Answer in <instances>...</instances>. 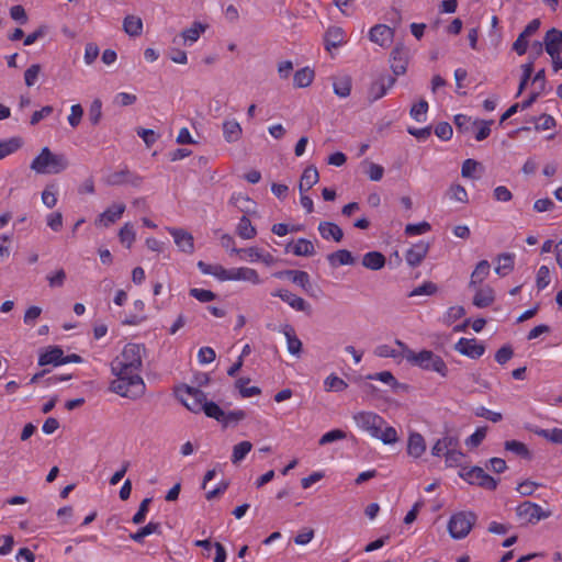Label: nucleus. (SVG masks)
<instances>
[{"label":"nucleus","instance_id":"ea45409f","mask_svg":"<svg viewBox=\"0 0 562 562\" xmlns=\"http://www.w3.org/2000/svg\"><path fill=\"white\" fill-rule=\"evenodd\" d=\"M23 145L21 137H12L10 139L0 140V160L15 153Z\"/></svg>","mask_w":562,"mask_h":562},{"label":"nucleus","instance_id":"5fc2aeb1","mask_svg":"<svg viewBox=\"0 0 562 562\" xmlns=\"http://www.w3.org/2000/svg\"><path fill=\"white\" fill-rule=\"evenodd\" d=\"M102 117V102L99 99H95L92 101L89 113H88V120L92 125H98L100 123V120Z\"/></svg>","mask_w":562,"mask_h":562},{"label":"nucleus","instance_id":"72a5a7b5","mask_svg":"<svg viewBox=\"0 0 562 562\" xmlns=\"http://www.w3.org/2000/svg\"><path fill=\"white\" fill-rule=\"evenodd\" d=\"M362 265L370 270H380L385 266V257L380 251H369L362 257Z\"/></svg>","mask_w":562,"mask_h":562},{"label":"nucleus","instance_id":"a211bd4d","mask_svg":"<svg viewBox=\"0 0 562 562\" xmlns=\"http://www.w3.org/2000/svg\"><path fill=\"white\" fill-rule=\"evenodd\" d=\"M543 44L550 57L562 55V32L554 27L550 29L546 33Z\"/></svg>","mask_w":562,"mask_h":562},{"label":"nucleus","instance_id":"8fccbe9b","mask_svg":"<svg viewBox=\"0 0 562 562\" xmlns=\"http://www.w3.org/2000/svg\"><path fill=\"white\" fill-rule=\"evenodd\" d=\"M351 91V78L348 76L341 77L334 82V92L340 98H346Z\"/></svg>","mask_w":562,"mask_h":562},{"label":"nucleus","instance_id":"7ed1b4c3","mask_svg":"<svg viewBox=\"0 0 562 562\" xmlns=\"http://www.w3.org/2000/svg\"><path fill=\"white\" fill-rule=\"evenodd\" d=\"M395 344L402 348L403 357L411 364L418 367L426 371H431L438 373L442 378L448 376V367L443 359L432 352L431 350L424 349L419 352H416L409 349L402 340L396 339Z\"/></svg>","mask_w":562,"mask_h":562},{"label":"nucleus","instance_id":"473e14b6","mask_svg":"<svg viewBox=\"0 0 562 562\" xmlns=\"http://www.w3.org/2000/svg\"><path fill=\"white\" fill-rule=\"evenodd\" d=\"M327 260L331 267L353 265L355 258L347 249H339L327 256Z\"/></svg>","mask_w":562,"mask_h":562},{"label":"nucleus","instance_id":"6e6d98bb","mask_svg":"<svg viewBox=\"0 0 562 562\" xmlns=\"http://www.w3.org/2000/svg\"><path fill=\"white\" fill-rule=\"evenodd\" d=\"M347 438V434L341 430V429H333L326 434H324L318 443L321 446H325V445H328V443H331V442H335V441H338V440H342V439H346Z\"/></svg>","mask_w":562,"mask_h":562},{"label":"nucleus","instance_id":"cd10ccee","mask_svg":"<svg viewBox=\"0 0 562 562\" xmlns=\"http://www.w3.org/2000/svg\"><path fill=\"white\" fill-rule=\"evenodd\" d=\"M345 41V32L339 26L329 27L324 36L325 48L329 52L331 48L340 46Z\"/></svg>","mask_w":562,"mask_h":562},{"label":"nucleus","instance_id":"0e129e2a","mask_svg":"<svg viewBox=\"0 0 562 562\" xmlns=\"http://www.w3.org/2000/svg\"><path fill=\"white\" fill-rule=\"evenodd\" d=\"M189 294L202 303L211 302L216 297L214 292L198 288L190 289Z\"/></svg>","mask_w":562,"mask_h":562},{"label":"nucleus","instance_id":"c756f323","mask_svg":"<svg viewBox=\"0 0 562 562\" xmlns=\"http://www.w3.org/2000/svg\"><path fill=\"white\" fill-rule=\"evenodd\" d=\"M490 262L487 260H481L475 266V269L471 273V279L469 282V288H476L481 284L490 274Z\"/></svg>","mask_w":562,"mask_h":562},{"label":"nucleus","instance_id":"a18cd8bd","mask_svg":"<svg viewBox=\"0 0 562 562\" xmlns=\"http://www.w3.org/2000/svg\"><path fill=\"white\" fill-rule=\"evenodd\" d=\"M249 381V378H240L235 382L236 389H238L240 396L244 398L259 395L261 393V390L258 386L248 387L247 384Z\"/></svg>","mask_w":562,"mask_h":562},{"label":"nucleus","instance_id":"f3484780","mask_svg":"<svg viewBox=\"0 0 562 562\" xmlns=\"http://www.w3.org/2000/svg\"><path fill=\"white\" fill-rule=\"evenodd\" d=\"M540 26V21L538 19H533L528 23V25L524 29V31L518 35L517 40L513 44V49L518 55H524L527 52L528 41L527 38L531 36L533 33L538 31Z\"/></svg>","mask_w":562,"mask_h":562},{"label":"nucleus","instance_id":"58836bf2","mask_svg":"<svg viewBox=\"0 0 562 562\" xmlns=\"http://www.w3.org/2000/svg\"><path fill=\"white\" fill-rule=\"evenodd\" d=\"M236 233L243 239H251L257 235V229L252 226L250 220L244 215L237 224Z\"/></svg>","mask_w":562,"mask_h":562},{"label":"nucleus","instance_id":"2eb2a0df","mask_svg":"<svg viewBox=\"0 0 562 562\" xmlns=\"http://www.w3.org/2000/svg\"><path fill=\"white\" fill-rule=\"evenodd\" d=\"M272 296H278L286 302L292 308L300 312L311 313V305L302 297L291 293L288 290H277L271 293Z\"/></svg>","mask_w":562,"mask_h":562},{"label":"nucleus","instance_id":"9b49d317","mask_svg":"<svg viewBox=\"0 0 562 562\" xmlns=\"http://www.w3.org/2000/svg\"><path fill=\"white\" fill-rule=\"evenodd\" d=\"M454 350L471 359H479L485 352V346L477 342L475 338H460L454 345Z\"/></svg>","mask_w":562,"mask_h":562},{"label":"nucleus","instance_id":"393cba45","mask_svg":"<svg viewBox=\"0 0 562 562\" xmlns=\"http://www.w3.org/2000/svg\"><path fill=\"white\" fill-rule=\"evenodd\" d=\"M318 232L322 236V238L328 240L334 239L336 243H339L344 238V232L342 229L333 222H321L318 224Z\"/></svg>","mask_w":562,"mask_h":562},{"label":"nucleus","instance_id":"603ef678","mask_svg":"<svg viewBox=\"0 0 562 562\" xmlns=\"http://www.w3.org/2000/svg\"><path fill=\"white\" fill-rule=\"evenodd\" d=\"M492 124H493V120L485 121V120L475 119L474 127H477V132L475 134V139L477 142H482L490 136Z\"/></svg>","mask_w":562,"mask_h":562},{"label":"nucleus","instance_id":"ddd939ff","mask_svg":"<svg viewBox=\"0 0 562 562\" xmlns=\"http://www.w3.org/2000/svg\"><path fill=\"white\" fill-rule=\"evenodd\" d=\"M394 37V30L385 24H376L369 32V40L381 47L389 46Z\"/></svg>","mask_w":562,"mask_h":562},{"label":"nucleus","instance_id":"c85d7f7f","mask_svg":"<svg viewBox=\"0 0 562 562\" xmlns=\"http://www.w3.org/2000/svg\"><path fill=\"white\" fill-rule=\"evenodd\" d=\"M496 261L495 272L501 277H505L514 270L515 255L510 252L499 254Z\"/></svg>","mask_w":562,"mask_h":562},{"label":"nucleus","instance_id":"4468645a","mask_svg":"<svg viewBox=\"0 0 562 562\" xmlns=\"http://www.w3.org/2000/svg\"><path fill=\"white\" fill-rule=\"evenodd\" d=\"M167 229L181 251L186 254H192L194 251L193 236L189 232L183 228L175 227H168Z\"/></svg>","mask_w":562,"mask_h":562},{"label":"nucleus","instance_id":"09e8293b","mask_svg":"<svg viewBox=\"0 0 562 562\" xmlns=\"http://www.w3.org/2000/svg\"><path fill=\"white\" fill-rule=\"evenodd\" d=\"M324 385L327 392H341L348 387V384L335 374L328 375L324 381Z\"/></svg>","mask_w":562,"mask_h":562},{"label":"nucleus","instance_id":"3c124183","mask_svg":"<svg viewBox=\"0 0 562 562\" xmlns=\"http://www.w3.org/2000/svg\"><path fill=\"white\" fill-rule=\"evenodd\" d=\"M454 125L460 133H469L473 131L475 126V120L472 121V119L464 114H457L454 116Z\"/></svg>","mask_w":562,"mask_h":562},{"label":"nucleus","instance_id":"bf43d9fd","mask_svg":"<svg viewBox=\"0 0 562 562\" xmlns=\"http://www.w3.org/2000/svg\"><path fill=\"white\" fill-rule=\"evenodd\" d=\"M486 432L487 427H479L469 438H467L465 445L471 448L479 447L486 437Z\"/></svg>","mask_w":562,"mask_h":562},{"label":"nucleus","instance_id":"864d4df0","mask_svg":"<svg viewBox=\"0 0 562 562\" xmlns=\"http://www.w3.org/2000/svg\"><path fill=\"white\" fill-rule=\"evenodd\" d=\"M535 434L553 443H562V429L560 428L537 429L535 430Z\"/></svg>","mask_w":562,"mask_h":562},{"label":"nucleus","instance_id":"13d9d810","mask_svg":"<svg viewBox=\"0 0 562 562\" xmlns=\"http://www.w3.org/2000/svg\"><path fill=\"white\" fill-rule=\"evenodd\" d=\"M41 69L40 64H33L25 70L24 82L27 87H33L36 83Z\"/></svg>","mask_w":562,"mask_h":562},{"label":"nucleus","instance_id":"69168bd1","mask_svg":"<svg viewBox=\"0 0 562 562\" xmlns=\"http://www.w3.org/2000/svg\"><path fill=\"white\" fill-rule=\"evenodd\" d=\"M247 417V413L243 409H236L225 413V419L222 422L224 427H228L231 424H237Z\"/></svg>","mask_w":562,"mask_h":562},{"label":"nucleus","instance_id":"f03ea898","mask_svg":"<svg viewBox=\"0 0 562 562\" xmlns=\"http://www.w3.org/2000/svg\"><path fill=\"white\" fill-rule=\"evenodd\" d=\"M353 420L361 430L367 431L372 438L381 440L384 445H392L398 440L396 429L386 426L384 418L373 412L357 413Z\"/></svg>","mask_w":562,"mask_h":562},{"label":"nucleus","instance_id":"aec40b11","mask_svg":"<svg viewBox=\"0 0 562 562\" xmlns=\"http://www.w3.org/2000/svg\"><path fill=\"white\" fill-rule=\"evenodd\" d=\"M64 351L58 346H50L40 355L38 366L45 367L53 364L55 367L63 364Z\"/></svg>","mask_w":562,"mask_h":562},{"label":"nucleus","instance_id":"c03bdc74","mask_svg":"<svg viewBox=\"0 0 562 562\" xmlns=\"http://www.w3.org/2000/svg\"><path fill=\"white\" fill-rule=\"evenodd\" d=\"M252 443L250 441H241L233 447L232 463L238 464L250 452Z\"/></svg>","mask_w":562,"mask_h":562},{"label":"nucleus","instance_id":"774afa93","mask_svg":"<svg viewBox=\"0 0 562 562\" xmlns=\"http://www.w3.org/2000/svg\"><path fill=\"white\" fill-rule=\"evenodd\" d=\"M428 111V103L427 101L425 100H420L418 103H415L412 109H411V116L417 121V122H422L423 119L422 116H424Z\"/></svg>","mask_w":562,"mask_h":562},{"label":"nucleus","instance_id":"680f3d73","mask_svg":"<svg viewBox=\"0 0 562 562\" xmlns=\"http://www.w3.org/2000/svg\"><path fill=\"white\" fill-rule=\"evenodd\" d=\"M150 503H151V498H144L140 502L138 510L135 513V515L132 518V521L135 525H140L145 521Z\"/></svg>","mask_w":562,"mask_h":562},{"label":"nucleus","instance_id":"39448f33","mask_svg":"<svg viewBox=\"0 0 562 562\" xmlns=\"http://www.w3.org/2000/svg\"><path fill=\"white\" fill-rule=\"evenodd\" d=\"M477 520L475 513L463 510L453 514L448 522V531L451 538L460 540L465 538Z\"/></svg>","mask_w":562,"mask_h":562},{"label":"nucleus","instance_id":"37998d69","mask_svg":"<svg viewBox=\"0 0 562 562\" xmlns=\"http://www.w3.org/2000/svg\"><path fill=\"white\" fill-rule=\"evenodd\" d=\"M206 30V25L201 22H193L191 27L182 31L181 36L186 42L194 43L199 40L200 35L204 33Z\"/></svg>","mask_w":562,"mask_h":562},{"label":"nucleus","instance_id":"052dcab7","mask_svg":"<svg viewBox=\"0 0 562 562\" xmlns=\"http://www.w3.org/2000/svg\"><path fill=\"white\" fill-rule=\"evenodd\" d=\"M438 288L434 282L427 281L422 285L415 288L409 294V297L418 295H432L437 292Z\"/></svg>","mask_w":562,"mask_h":562},{"label":"nucleus","instance_id":"7c9ffc66","mask_svg":"<svg viewBox=\"0 0 562 562\" xmlns=\"http://www.w3.org/2000/svg\"><path fill=\"white\" fill-rule=\"evenodd\" d=\"M291 251L295 256H313L315 255V247L313 243L305 238H299L297 241L292 245L291 243L286 245L285 251Z\"/></svg>","mask_w":562,"mask_h":562},{"label":"nucleus","instance_id":"a19ab883","mask_svg":"<svg viewBox=\"0 0 562 562\" xmlns=\"http://www.w3.org/2000/svg\"><path fill=\"white\" fill-rule=\"evenodd\" d=\"M504 448H505V450L510 451V452L521 457L522 459L530 460L532 457L528 447L524 442H520L517 440L505 441Z\"/></svg>","mask_w":562,"mask_h":562},{"label":"nucleus","instance_id":"20e7f679","mask_svg":"<svg viewBox=\"0 0 562 562\" xmlns=\"http://www.w3.org/2000/svg\"><path fill=\"white\" fill-rule=\"evenodd\" d=\"M69 167L65 154H55L48 147H43L32 160L30 168L37 175H58Z\"/></svg>","mask_w":562,"mask_h":562},{"label":"nucleus","instance_id":"f8f14e48","mask_svg":"<svg viewBox=\"0 0 562 562\" xmlns=\"http://www.w3.org/2000/svg\"><path fill=\"white\" fill-rule=\"evenodd\" d=\"M143 178L136 173L131 172L128 169L115 171L106 178V183L110 186H122L128 183L135 188L139 187Z\"/></svg>","mask_w":562,"mask_h":562},{"label":"nucleus","instance_id":"dca6fc26","mask_svg":"<svg viewBox=\"0 0 562 562\" xmlns=\"http://www.w3.org/2000/svg\"><path fill=\"white\" fill-rule=\"evenodd\" d=\"M429 251V243L418 241L414 244L405 254V260L412 268L418 267Z\"/></svg>","mask_w":562,"mask_h":562},{"label":"nucleus","instance_id":"412c9836","mask_svg":"<svg viewBox=\"0 0 562 562\" xmlns=\"http://www.w3.org/2000/svg\"><path fill=\"white\" fill-rule=\"evenodd\" d=\"M391 69L395 76L404 75L407 69V53L404 47H395L391 53Z\"/></svg>","mask_w":562,"mask_h":562},{"label":"nucleus","instance_id":"6ab92c4d","mask_svg":"<svg viewBox=\"0 0 562 562\" xmlns=\"http://www.w3.org/2000/svg\"><path fill=\"white\" fill-rule=\"evenodd\" d=\"M276 278H288L293 283L300 285L303 290L307 291L311 286L310 276L306 271L302 270H283L273 274Z\"/></svg>","mask_w":562,"mask_h":562},{"label":"nucleus","instance_id":"2f4dec72","mask_svg":"<svg viewBox=\"0 0 562 562\" xmlns=\"http://www.w3.org/2000/svg\"><path fill=\"white\" fill-rule=\"evenodd\" d=\"M283 334L286 338L288 351L299 357L302 351V341L296 336L294 328L291 325H285Z\"/></svg>","mask_w":562,"mask_h":562},{"label":"nucleus","instance_id":"de8ad7c7","mask_svg":"<svg viewBox=\"0 0 562 562\" xmlns=\"http://www.w3.org/2000/svg\"><path fill=\"white\" fill-rule=\"evenodd\" d=\"M231 203L245 214L250 213L252 211L251 206L255 205V202L250 198L240 193L232 195Z\"/></svg>","mask_w":562,"mask_h":562},{"label":"nucleus","instance_id":"b1692460","mask_svg":"<svg viewBox=\"0 0 562 562\" xmlns=\"http://www.w3.org/2000/svg\"><path fill=\"white\" fill-rule=\"evenodd\" d=\"M426 451V441L419 432H412L407 440V453L408 456L418 459Z\"/></svg>","mask_w":562,"mask_h":562},{"label":"nucleus","instance_id":"f257e3e1","mask_svg":"<svg viewBox=\"0 0 562 562\" xmlns=\"http://www.w3.org/2000/svg\"><path fill=\"white\" fill-rule=\"evenodd\" d=\"M111 371L116 376L111 382L110 390L123 397L138 398L145 393V383L137 369H124L116 362L111 363Z\"/></svg>","mask_w":562,"mask_h":562},{"label":"nucleus","instance_id":"79ce46f5","mask_svg":"<svg viewBox=\"0 0 562 562\" xmlns=\"http://www.w3.org/2000/svg\"><path fill=\"white\" fill-rule=\"evenodd\" d=\"M367 379L369 380H378L385 384H389L392 389L396 390L398 387L406 389L407 386L405 384H401L397 382L395 376L390 371H382L373 374L367 375Z\"/></svg>","mask_w":562,"mask_h":562},{"label":"nucleus","instance_id":"4d7b16f0","mask_svg":"<svg viewBox=\"0 0 562 562\" xmlns=\"http://www.w3.org/2000/svg\"><path fill=\"white\" fill-rule=\"evenodd\" d=\"M120 241L125 244L127 248L132 246L135 240V232L130 223H126L119 233Z\"/></svg>","mask_w":562,"mask_h":562},{"label":"nucleus","instance_id":"1a4fd4ad","mask_svg":"<svg viewBox=\"0 0 562 562\" xmlns=\"http://www.w3.org/2000/svg\"><path fill=\"white\" fill-rule=\"evenodd\" d=\"M516 514L528 524H537L551 516V512H544L538 504L528 501L517 506Z\"/></svg>","mask_w":562,"mask_h":562},{"label":"nucleus","instance_id":"49530a36","mask_svg":"<svg viewBox=\"0 0 562 562\" xmlns=\"http://www.w3.org/2000/svg\"><path fill=\"white\" fill-rule=\"evenodd\" d=\"M202 412H204L207 417L213 418L218 423H222L225 419V412L215 402L206 400Z\"/></svg>","mask_w":562,"mask_h":562},{"label":"nucleus","instance_id":"bb28decb","mask_svg":"<svg viewBox=\"0 0 562 562\" xmlns=\"http://www.w3.org/2000/svg\"><path fill=\"white\" fill-rule=\"evenodd\" d=\"M495 301L494 290L490 285L476 290L473 296V305L479 308H484L492 305Z\"/></svg>","mask_w":562,"mask_h":562},{"label":"nucleus","instance_id":"423d86ee","mask_svg":"<svg viewBox=\"0 0 562 562\" xmlns=\"http://www.w3.org/2000/svg\"><path fill=\"white\" fill-rule=\"evenodd\" d=\"M176 397L192 413H200L206 401V395L199 387L182 384L175 390Z\"/></svg>","mask_w":562,"mask_h":562},{"label":"nucleus","instance_id":"e433bc0d","mask_svg":"<svg viewBox=\"0 0 562 562\" xmlns=\"http://www.w3.org/2000/svg\"><path fill=\"white\" fill-rule=\"evenodd\" d=\"M160 522L150 521L146 526L138 529L136 532L130 533V538L137 543H143L144 538L151 533H161Z\"/></svg>","mask_w":562,"mask_h":562},{"label":"nucleus","instance_id":"a878e982","mask_svg":"<svg viewBox=\"0 0 562 562\" xmlns=\"http://www.w3.org/2000/svg\"><path fill=\"white\" fill-rule=\"evenodd\" d=\"M319 181V173L315 166H308L304 169L300 184L299 190L301 193L304 191H308L312 189L317 182Z\"/></svg>","mask_w":562,"mask_h":562},{"label":"nucleus","instance_id":"4c0bfd02","mask_svg":"<svg viewBox=\"0 0 562 562\" xmlns=\"http://www.w3.org/2000/svg\"><path fill=\"white\" fill-rule=\"evenodd\" d=\"M314 76V70L310 67L301 68L293 76V85L296 88H306L313 82Z\"/></svg>","mask_w":562,"mask_h":562},{"label":"nucleus","instance_id":"e2e57ef3","mask_svg":"<svg viewBox=\"0 0 562 562\" xmlns=\"http://www.w3.org/2000/svg\"><path fill=\"white\" fill-rule=\"evenodd\" d=\"M431 229L428 222H420L417 224H407L405 227V234L408 236L422 235Z\"/></svg>","mask_w":562,"mask_h":562},{"label":"nucleus","instance_id":"0eeeda50","mask_svg":"<svg viewBox=\"0 0 562 562\" xmlns=\"http://www.w3.org/2000/svg\"><path fill=\"white\" fill-rule=\"evenodd\" d=\"M144 347L138 344H127L122 353L116 357L113 362L117 366H123L124 369H137L140 370L143 366L142 352Z\"/></svg>","mask_w":562,"mask_h":562},{"label":"nucleus","instance_id":"338daca9","mask_svg":"<svg viewBox=\"0 0 562 562\" xmlns=\"http://www.w3.org/2000/svg\"><path fill=\"white\" fill-rule=\"evenodd\" d=\"M450 198L461 203L469 201L468 192L461 184H452L449 189Z\"/></svg>","mask_w":562,"mask_h":562},{"label":"nucleus","instance_id":"f704fd0d","mask_svg":"<svg viewBox=\"0 0 562 562\" xmlns=\"http://www.w3.org/2000/svg\"><path fill=\"white\" fill-rule=\"evenodd\" d=\"M241 126L237 121L231 120L223 123V134L227 143L237 142L241 137Z\"/></svg>","mask_w":562,"mask_h":562},{"label":"nucleus","instance_id":"5701e85b","mask_svg":"<svg viewBox=\"0 0 562 562\" xmlns=\"http://www.w3.org/2000/svg\"><path fill=\"white\" fill-rule=\"evenodd\" d=\"M231 281H247L252 284L261 283L258 272L248 267L232 268Z\"/></svg>","mask_w":562,"mask_h":562},{"label":"nucleus","instance_id":"4be33fe9","mask_svg":"<svg viewBox=\"0 0 562 562\" xmlns=\"http://www.w3.org/2000/svg\"><path fill=\"white\" fill-rule=\"evenodd\" d=\"M125 207L124 203L113 204L99 215L95 223L104 226L115 223L123 215Z\"/></svg>","mask_w":562,"mask_h":562},{"label":"nucleus","instance_id":"6e6552de","mask_svg":"<svg viewBox=\"0 0 562 562\" xmlns=\"http://www.w3.org/2000/svg\"><path fill=\"white\" fill-rule=\"evenodd\" d=\"M460 476L464 479L470 484H476L480 487H483L488 491H494L497 487L498 480L494 479L490 474H487L480 467H472L470 469H463L460 472Z\"/></svg>","mask_w":562,"mask_h":562},{"label":"nucleus","instance_id":"c9c22d12","mask_svg":"<svg viewBox=\"0 0 562 562\" xmlns=\"http://www.w3.org/2000/svg\"><path fill=\"white\" fill-rule=\"evenodd\" d=\"M123 30L130 36H139L143 32V21L139 16L130 14L124 18Z\"/></svg>","mask_w":562,"mask_h":562},{"label":"nucleus","instance_id":"9d476101","mask_svg":"<svg viewBox=\"0 0 562 562\" xmlns=\"http://www.w3.org/2000/svg\"><path fill=\"white\" fill-rule=\"evenodd\" d=\"M396 79L390 75H381L375 81H373L368 91V99L372 103L382 97H384L389 89H391Z\"/></svg>","mask_w":562,"mask_h":562}]
</instances>
